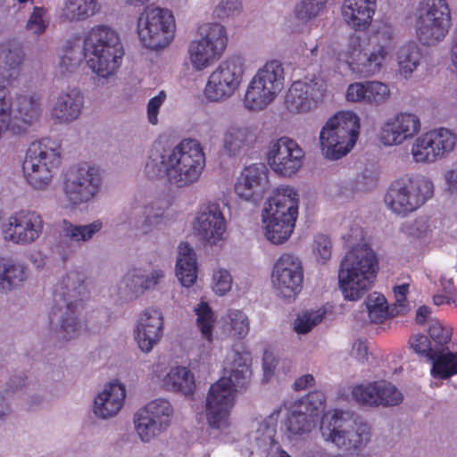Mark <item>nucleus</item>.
<instances>
[{"instance_id":"1","label":"nucleus","mask_w":457,"mask_h":457,"mask_svg":"<svg viewBox=\"0 0 457 457\" xmlns=\"http://www.w3.org/2000/svg\"><path fill=\"white\" fill-rule=\"evenodd\" d=\"M252 376L249 353L233 351L224 361L222 377L212 384L206 396L205 412L212 428L228 427L237 388L245 387Z\"/></svg>"},{"instance_id":"2","label":"nucleus","mask_w":457,"mask_h":457,"mask_svg":"<svg viewBox=\"0 0 457 457\" xmlns=\"http://www.w3.org/2000/svg\"><path fill=\"white\" fill-rule=\"evenodd\" d=\"M85 274L72 270L58 283L54 290V305L49 314L50 326L58 325L56 332L63 340L77 337L82 328L76 316L87 295Z\"/></svg>"},{"instance_id":"3","label":"nucleus","mask_w":457,"mask_h":457,"mask_svg":"<svg viewBox=\"0 0 457 457\" xmlns=\"http://www.w3.org/2000/svg\"><path fill=\"white\" fill-rule=\"evenodd\" d=\"M82 50L88 68L104 79L118 71L125 54L118 33L105 25H96L89 29Z\"/></svg>"},{"instance_id":"4","label":"nucleus","mask_w":457,"mask_h":457,"mask_svg":"<svg viewBox=\"0 0 457 457\" xmlns=\"http://www.w3.org/2000/svg\"><path fill=\"white\" fill-rule=\"evenodd\" d=\"M350 246L352 249L341 261L338 281L344 297L355 301L370 290L378 270V262L370 248L353 246V244Z\"/></svg>"},{"instance_id":"5","label":"nucleus","mask_w":457,"mask_h":457,"mask_svg":"<svg viewBox=\"0 0 457 457\" xmlns=\"http://www.w3.org/2000/svg\"><path fill=\"white\" fill-rule=\"evenodd\" d=\"M299 195L289 186H279L265 203L262 213L266 238L281 245L292 235L298 216Z\"/></svg>"},{"instance_id":"6","label":"nucleus","mask_w":457,"mask_h":457,"mask_svg":"<svg viewBox=\"0 0 457 457\" xmlns=\"http://www.w3.org/2000/svg\"><path fill=\"white\" fill-rule=\"evenodd\" d=\"M374 37L379 46L369 54L361 51V38L352 36L347 44V49L338 54V60L347 63L349 69L363 77L378 73L383 67L386 58L394 47V29L388 23L379 24Z\"/></svg>"},{"instance_id":"7","label":"nucleus","mask_w":457,"mask_h":457,"mask_svg":"<svg viewBox=\"0 0 457 457\" xmlns=\"http://www.w3.org/2000/svg\"><path fill=\"white\" fill-rule=\"evenodd\" d=\"M165 175L178 187L196 182L204 167L205 154L196 139L184 138L175 145L163 162Z\"/></svg>"},{"instance_id":"8","label":"nucleus","mask_w":457,"mask_h":457,"mask_svg":"<svg viewBox=\"0 0 457 457\" xmlns=\"http://www.w3.org/2000/svg\"><path fill=\"white\" fill-rule=\"evenodd\" d=\"M433 194L434 185L428 178L405 174L390 184L384 202L392 212L405 217L421 207Z\"/></svg>"},{"instance_id":"9","label":"nucleus","mask_w":457,"mask_h":457,"mask_svg":"<svg viewBox=\"0 0 457 457\" xmlns=\"http://www.w3.org/2000/svg\"><path fill=\"white\" fill-rule=\"evenodd\" d=\"M360 134V118L351 111L338 112L330 117L320 132L323 155L338 160L354 146Z\"/></svg>"},{"instance_id":"10","label":"nucleus","mask_w":457,"mask_h":457,"mask_svg":"<svg viewBox=\"0 0 457 457\" xmlns=\"http://www.w3.org/2000/svg\"><path fill=\"white\" fill-rule=\"evenodd\" d=\"M61 163V145L50 137L32 142L26 152L22 170L28 183L36 189L46 188L54 170Z\"/></svg>"},{"instance_id":"11","label":"nucleus","mask_w":457,"mask_h":457,"mask_svg":"<svg viewBox=\"0 0 457 457\" xmlns=\"http://www.w3.org/2000/svg\"><path fill=\"white\" fill-rule=\"evenodd\" d=\"M320 430L326 440L348 450L361 449L371 438V428L368 422L359 418L346 419L340 410L325 413L320 420Z\"/></svg>"},{"instance_id":"12","label":"nucleus","mask_w":457,"mask_h":457,"mask_svg":"<svg viewBox=\"0 0 457 457\" xmlns=\"http://www.w3.org/2000/svg\"><path fill=\"white\" fill-rule=\"evenodd\" d=\"M285 73L280 61H268L251 79L244 97L249 111H262L270 104L284 87Z\"/></svg>"},{"instance_id":"13","label":"nucleus","mask_w":457,"mask_h":457,"mask_svg":"<svg viewBox=\"0 0 457 457\" xmlns=\"http://www.w3.org/2000/svg\"><path fill=\"white\" fill-rule=\"evenodd\" d=\"M175 30L173 13L166 8L146 6L137 18L138 38L146 48H165L173 40Z\"/></svg>"},{"instance_id":"14","label":"nucleus","mask_w":457,"mask_h":457,"mask_svg":"<svg viewBox=\"0 0 457 457\" xmlns=\"http://www.w3.org/2000/svg\"><path fill=\"white\" fill-rule=\"evenodd\" d=\"M452 25L451 10L446 0H423L416 21L419 40L427 46L442 41Z\"/></svg>"},{"instance_id":"15","label":"nucleus","mask_w":457,"mask_h":457,"mask_svg":"<svg viewBox=\"0 0 457 457\" xmlns=\"http://www.w3.org/2000/svg\"><path fill=\"white\" fill-rule=\"evenodd\" d=\"M324 407L325 397L318 391L295 402L285 420L287 437L294 439L308 435L315 428Z\"/></svg>"},{"instance_id":"16","label":"nucleus","mask_w":457,"mask_h":457,"mask_svg":"<svg viewBox=\"0 0 457 457\" xmlns=\"http://www.w3.org/2000/svg\"><path fill=\"white\" fill-rule=\"evenodd\" d=\"M204 37L193 40L188 46L189 60L194 70L204 71L225 50L228 36L224 26L219 23L207 24L200 28Z\"/></svg>"},{"instance_id":"17","label":"nucleus","mask_w":457,"mask_h":457,"mask_svg":"<svg viewBox=\"0 0 457 457\" xmlns=\"http://www.w3.org/2000/svg\"><path fill=\"white\" fill-rule=\"evenodd\" d=\"M271 282L278 297L295 300L303 287L301 260L293 253H282L273 265Z\"/></svg>"},{"instance_id":"18","label":"nucleus","mask_w":457,"mask_h":457,"mask_svg":"<svg viewBox=\"0 0 457 457\" xmlns=\"http://www.w3.org/2000/svg\"><path fill=\"white\" fill-rule=\"evenodd\" d=\"M44 230V220L40 213L30 210L13 212L3 223V238L18 245H29L36 242Z\"/></svg>"},{"instance_id":"19","label":"nucleus","mask_w":457,"mask_h":457,"mask_svg":"<svg viewBox=\"0 0 457 457\" xmlns=\"http://www.w3.org/2000/svg\"><path fill=\"white\" fill-rule=\"evenodd\" d=\"M456 143L457 137L451 130L445 128L432 129L416 138L411 154L417 162L432 163L453 152Z\"/></svg>"},{"instance_id":"20","label":"nucleus","mask_w":457,"mask_h":457,"mask_svg":"<svg viewBox=\"0 0 457 457\" xmlns=\"http://www.w3.org/2000/svg\"><path fill=\"white\" fill-rule=\"evenodd\" d=\"M244 74L243 65L236 58L221 62L211 73L204 87V95L212 102L231 96L239 87Z\"/></svg>"},{"instance_id":"21","label":"nucleus","mask_w":457,"mask_h":457,"mask_svg":"<svg viewBox=\"0 0 457 457\" xmlns=\"http://www.w3.org/2000/svg\"><path fill=\"white\" fill-rule=\"evenodd\" d=\"M327 91V81L320 75L304 77L290 86L286 96V105L289 112H308L320 103Z\"/></svg>"},{"instance_id":"22","label":"nucleus","mask_w":457,"mask_h":457,"mask_svg":"<svg viewBox=\"0 0 457 457\" xmlns=\"http://www.w3.org/2000/svg\"><path fill=\"white\" fill-rule=\"evenodd\" d=\"M173 409L169 401L156 399L140 409L135 416V428L144 442H149L170 425Z\"/></svg>"},{"instance_id":"23","label":"nucleus","mask_w":457,"mask_h":457,"mask_svg":"<svg viewBox=\"0 0 457 457\" xmlns=\"http://www.w3.org/2000/svg\"><path fill=\"white\" fill-rule=\"evenodd\" d=\"M100 184L99 169L81 163L71 170L64 182V194L72 205H79L92 199Z\"/></svg>"},{"instance_id":"24","label":"nucleus","mask_w":457,"mask_h":457,"mask_svg":"<svg viewBox=\"0 0 457 457\" xmlns=\"http://www.w3.org/2000/svg\"><path fill=\"white\" fill-rule=\"evenodd\" d=\"M304 155L303 150L295 140L281 137L271 144L267 159L276 173L290 177L300 170Z\"/></svg>"},{"instance_id":"25","label":"nucleus","mask_w":457,"mask_h":457,"mask_svg":"<svg viewBox=\"0 0 457 457\" xmlns=\"http://www.w3.org/2000/svg\"><path fill=\"white\" fill-rule=\"evenodd\" d=\"M420 130V118L414 113L402 112L383 123L378 138L384 145H399L413 138Z\"/></svg>"},{"instance_id":"26","label":"nucleus","mask_w":457,"mask_h":457,"mask_svg":"<svg viewBox=\"0 0 457 457\" xmlns=\"http://www.w3.org/2000/svg\"><path fill=\"white\" fill-rule=\"evenodd\" d=\"M352 395L358 403L370 407L395 406L403 400L401 392L385 380L357 385L353 387Z\"/></svg>"},{"instance_id":"27","label":"nucleus","mask_w":457,"mask_h":457,"mask_svg":"<svg viewBox=\"0 0 457 457\" xmlns=\"http://www.w3.org/2000/svg\"><path fill=\"white\" fill-rule=\"evenodd\" d=\"M270 187L269 170L263 163L244 168L235 184V193L241 199L258 202Z\"/></svg>"},{"instance_id":"28","label":"nucleus","mask_w":457,"mask_h":457,"mask_svg":"<svg viewBox=\"0 0 457 457\" xmlns=\"http://www.w3.org/2000/svg\"><path fill=\"white\" fill-rule=\"evenodd\" d=\"M194 229L197 236L212 245L221 239L226 222L220 206L212 203L201 205L194 221Z\"/></svg>"},{"instance_id":"29","label":"nucleus","mask_w":457,"mask_h":457,"mask_svg":"<svg viewBox=\"0 0 457 457\" xmlns=\"http://www.w3.org/2000/svg\"><path fill=\"white\" fill-rule=\"evenodd\" d=\"M163 334V317L157 309H146L137 325L136 339L139 348L145 353L150 352Z\"/></svg>"},{"instance_id":"30","label":"nucleus","mask_w":457,"mask_h":457,"mask_svg":"<svg viewBox=\"0 0 457 457\" xmlns=\"http://www.w3.org/2000/svg\"><path fill=\"white\" fill-rule=\"evenodd\" d=\"M377 8V0H344L342 17L355 31H364L371 24Z\"/></svg>"},{"instance_id":"31","label":"nucleus","mask_w":457,"mask_h":457,"mask_svg":"<svg viewBox=\"0 0 457 457\" xmlns=\"http://www.w3.org/2000/svg\"><path fill=\"white\" fill-rule=\"evenodd\" d=\"M23 59L21 43L16 38L5 41L0 49V82L11 85L20 75Z\"/></svg>"},{"instance_id":"32","label":"nucleus","mask_w":457,"mask_h":457,"mask_svg":"<svg viewBox=\"0 0 457 457\" xmlns=\"http://www.w3.org/2000/svg\"><path fill=\"white\" fill-rule=\"evenodd\" d=\"M345 96L349 102L378 105L388 100L390 90L387 85L379 81L354 82L348 86Z\"/></svg>"},{"instance_id":"33","label":"nucleus","mask_w":457,"mask_h":457,"mask_svg":"<svg viewBox=\"0 0 457 457\" xmlns=\"http://www.w3.org/2000/svg\"><path fill=\"white\" fill-rule=\"evenodd\" d=\"M125 396L124 385L118 382L109 383L95 398V414L103 419L116 415L123 405Z\"/></svg>"},{"instance_id":"34","label":"nucleus","mask_w":457,"mask_h":457,"mask_svg":"<svg viewBox=\"0 0 457 457\" xmlns=\"http://www.w3.org/2000/svg\"><path fill=\"white\" fill-rule=\"evenodd\" d=\"M84 96L79 89L71 88L57 97L53 107L52 118L58 123H69L77 120L82 111Z\"/></svg>"},{"instance_id":"35","label":"nucleus","mask_w":457,"mask_h":457,"mask_svg":"<svg viewBox=\"0 0 457 457\" xmlns=\"http://www.w3.org/2000/svg\"><path fill=\"white\" fill-rule=\"evenodd\" d=\"M178 249L176 276L182 286L189 287L197 278L195 253L187 242L180 243Z\"/></svg>"},{"instance_id":"36","label":"nucleus","mask_w":457,"mask_h":457,"mask_svg":"<svg viewBox=\"0 0 457 457\" xmlns=\"http://www.w3.org/2000/svg\"><path fill=\"white\" fill-rule=\"evenodd\" d=\"M39 96L37 95L19 96H17L14 104H12V110H14L13 119L12 118V126L21 129L18 121H21L25 125L32 123L37 119L39 113Z\"/></svg>"},{"instance_id":"37","label":"nucleus","mask_w":457,"mask_h":457,"mask_svg":"<svg viewBox=\"0 0 457 457\" xmlns=\"http://www.w3.org/2000/svg\"><path fill=\"white\" fill-rule=\"evenodd\" d=\"M165 387L184 395H192L195 389L194 374L186 367L171 368L164 378Z\"/></svg>"},{"instance_id":"38","label":"nucleus","mask_w":457,"mask_h":457,"mask_svg":"<svg viewBox=\"0 0 457 457\" xmlns=\"http://www.w3.org/2000/svg\"><path fill=\"white\" fill-rule=\"evenodd\" d=\"M26 267L19 262L0 256V291L10 290L26 279Z\"/></svg>"},{"instance_id":"39","label":"nucleus","mask_w":457,"mask_h":457,"mask_svg":"<svg viewBox=\"0 0 457 457\" xmlns=\"http://www.w3.org/2000/svg\"><path fill=\"white\" fill-rule=\"evenodd\" d=\"M432 362L431 375L434 378L446 379L457 374V353L447 349H436L428 360Z\"/></svg>"},{"instance_id":"40","label":"nucleus","mask_w":457,"mask_h":457,"mask_svg":"<svg viewBox=\"0 0 457 457\" xmlns=\"http://www.w3.org/2000/svg\"><path fill=\"white\" fill-rule=\"evenodd\" d=\"M255 135L248 127H230L224 135L223 148L229 155H235L243 146L253 142Z\"/></svg>"},{"instance_id":"41","label":"nucleus","mask_w":457,"mask_h":457,"mask_svg":"<svg viewBox=\"0 0 457 457\" xmlns=\"http://www.w3.org/2000/svg\"><path fill=\"white\" fill-rule=\"evenodd\" d=\"M421 58V52L416 43L409 42L398 50L397 64L399 73L405 79L411 76Z\"/></svg>"},{"instance_id":"42","label":"nucleus","mask_w":457,"mask_h":457,"mask_svg":"<svg viewBox=\"0 0 457 457\" xmlns=\"http://www.w3.org/2000/svg\"><path fill=\"white\" fill-rule=\"evenodd\" d=\"M163 272L161 270H154L151 276H145L140 270H129L123 278V282L131 293L137 294L145 289L154 287Z\"/></svg>"},{"instance_id":"43","label":"nucleus","mask_w":457,"mask_h":457,"mask_svg":"<svg viewBox=\"0 0 457 457\" xmlns=\"http://www.w3.org/2000/svg\"><path fill=\"white\" fill-rule=\"evenodd\" d=\"M96 0H66L62 16L68 21H82L95 14Z\"/></svg>"},{"instance_id":"44","label":"nucleus","mask_w":457,"mask_h":457,"mask_svg":"<svg viewBox=\"0 0 457 457\" xmlns=\"http://www.w3.org/2000/svg\"><path fill=\"white\" fill-rule=\"evenodd\" d=\"M62 223L64 235L77 242L89 240L103 228L102 221L98 220L87 225H74L66 220Z\"/></svg>"},{"instance_id":"45","label":"nucleus","mask_w":457,"mask_h":457,"mask_svg":"<svg viewBox=\"0 0 457 457\" xmlns=\"http://www.w3.org/2000/svg\"><path fill=\"white\" fill-rule=\"evenodd\" d=\"M368 315L371 322L382 323L387 316V302L386 297L376 292L370 294L365 301Z\"/></svg>"},{"instance_id":"46","label":"nucleus","mask_w":457,"mask_h":457,"mask_svg":"<svg viewBox=\"0 0 457 457\" xmlns=\"http://www.w3.org/2000/svg\"><path fill=\"white\" fill-rule=\"evenodd\" d=\"M195 312L197 316L196 323L203 337L211 343L212 341V329L215 321L211 307L207 303L201 302L195 309Z\"/></svg>"},{"instance_id":"47","label":"nucleus","mask_w":457,"mask_h":457,"mask_svg":"<svg viewBox=\"0 0 457 457\" xmlns=\"http://www.w3.org/2000/svg\"><path fill=\"white\" fill-rule=\"evenodd\" d=\"M428 333L435 344V349H447V345L452 339L453 330L450 327L445 326L438 320L429 322Z\"/></svg>"},{"instance_id":"48","label":"nucleus","mask_w":457,"mask_h":457,"mask_svg":"<svg viewBox=\"0 0 457 457\" xmlns=\"http://www.w3.org/2000/svg\"><path fill=\"white\" fill-rule=\"evenodd\" d=\"M164 212L162 201L156 200L144 207L141 229L144 234L152 230V227L161 222Z\"/></svg>"},{"instance_id":"49","label":"nucleus","mask_w":457,"mask_h":457,"mask_svg":"<svg viewBox=\"0 0 457 457\" xmlns=\"http://www.w3.org/2000/svg\"><path fill=\"white\" fill-rule=\"evenodd\" d=\"M328 0H303L295 6V16L301 21H309L324 9Z\"/></svg>"},{"instance_id":"50","label":"nucleus","mask_w":457,"mask_h":457,"mask_svg":"<svg viewBox=\"0 0 457 457\" xmlns=\"http://www.w3.org/2000/svg\"><path fill=\"white\" fill-rule=\"evenodd\" d=\"M323 316L320 311L303 312L295 319L294 328L298 334H306L322 321Z\"/></svg>"},{"instance_id":"51","label":"nucleus","mask_w":457,"mask_h":457,"mask_svg":"<svg viewBox=\"0 0 457 457\" xmlns=\"http://www.w3.org/2000/svg\"><path fill=\"white\" fill-rule=\"evenodd\" d=\"M46 14L47 10L46 8L35 6L26 23L27 30L37 36L43 34L48 24L46 19Z\"/></svg>"},{"instance_id":"52","label":"nucleus","mask_w":457,"mask_h":457,"mask_svg":"<svg viewBox=\"0 0 457 457\" xmlns=\"http://www.w3.org/2000/svg\"><path fill=\"white\" fill-rule=\"evenodd\" d=\"M230 329L234 336L244 338L249 332V320L247 316L241 311L232 310L228 313Z\"/></svg>"},{"instance_id":"53","label":"nucleus","mask_w":457,"mask_h":457,"mask_svg":"<svg viewBox=\"0 0 457 457\" xmlns=\"http://www.w3.org/2000/svg\"><path fill=\"white\" fill-rule=\"evenodd\" d=\"M81 61V52L79 46L75 47L67 46L63 54L61 56L59 67L62 73L72 72L78 67Z\"/></svg>"},{"instance_id":"54","label":"nucleus","mask_w":457,"mask_h":457,"mask_svg":"<svg viewBox=\"0 0 457 457\" xmlns=\"http://www.w3.org/2000/svg\"><path fill=\"white\" fill-rule=\"evenodd\" d=\"M410 347L420 357L426 358L428 361L436 353V349L432 346L431 341L422 334L414 335L409 339Z\"/></svg>"},{"instance_id":"55","label":"nucleus","mask_w":457,"mask_h":457,"mask_svg":"<svg viewBox=\"0 0 457 457\" xmlns=\"http://www.w3.org/2000/svg\"><path fill=\"white\" fill-rule=\"evenodd\" d=\"M212 289L219 295H226L232 287V277L226 270H219L213 273Z\"/></svg>"},{"instance_id":"56","label":"nucleus","mask_w":457,"mask_h":457,"mask_svg":"<svg viewBox=\"0 0 457 457\" xmlns=\"http://www.w3.org/2000/svg\"><path fill=\"white\" fill-rule=\"evenodd\" d=\"M331 241L328 237L319 235L315 237L313 252L317 259L322 263H325L331 257Z\"/></svg>"},{"instance_id":"57","label":"nucleus","mask_w":457,"mask_h":457,"mask_svg":"<svg viewBox=\"0 0 457 457\" xmlns=\"http://www.w3.org/2000/svg\"><path fill=\"white\" fill-rule=\"evenodd\" d=\"M167 98L165 91L161 90L157 96L149 99L147 103L146 113L148 121L156 125L158 123V114L160 108Z\"/></svg>"},{"instance_id":"58","label":"nucleus","mask_w":457,"mask_h":457,"mask_svg":"<svg viewBox=\"0 0 457 457\" xmlns=\"http://www.w3.org/2000/svg\"><path fill=\"white\" fill-rule=\"evenodd\" d=\"M242 4L239 0H221L214 10V14L219 19H225L240 12Z\"/></svg>"},{"instance_id":"59","label":"nucleus","mask_w":457,"mask_h":457,"mask_svg":"<svg viewBox=\"0 0 457 457\" xmlns=\"http://www.w3.org/2000/svg\"><path fill=\"white\" fill-rule=\"evenodd\" d=\"M409 292V284L404 283L394 287V294L395 298V308H399L397 312H403L407 309L408 301L407 295Z\"/></svg>"},{"instance_id":"60","label":"nucleus","mask_w":457,"mask_h":457,"mask_svg":"<svg viewBox=\"0 0 457 457\" xmlns=\"http://www.w3.org/2000/svg\"><path fill=\"white\" fill-rule=\"evenodd\" d=\"M165 161L166 158L164 156H162V159L160 162L154 159H150L147 161L145 168V171L147 177L154 179L161 177L162 173L165 174V166L162 164Z\"/></svg>"},{"instance_id":"61","label":"nucleus","mask_w":457,"mask_h":457,"mask_svg":"<svg viewBox=\"0 0 457 457\" xmlns=\"http://www.w3.org/2000/svg\"><path fill=\"white\" fill-rule=\"evenodd\" d=\"M277 363L278 361L275 358L273 353L269 349H265L262 357V367L264 376L266 378L271 377L273 375Z\"/></svg>"},{"instance_id":"62","label":"nucleus","mask_w":457,"mask_h":457,"mask_svg":"<svg viewBox=\"0 0 457 457\" xmlns=\"http://www.w3.org/2000/svg\"><path fill=\"white\" fill-rule=\"evenodd\" d=\"M314 377L311 374H305L299 377L294 383L293 388L295 391H302L314 385Z\"/></svg>"},{"instance_id":"63","label":"nucleus","mask_w":457,"mask_h":457,"mask_svg":"<svg viewBox=\"0 0 457 457\" xmlns=\"http://www.w3.org/2000/svg\"><path fill=\"white\" fill-rule=\"evenodd\" d=\"M447 190L453 192L457 190V170H451L445 173Z\"/></svg>"},{"instance_id":"64","label":"nucleus","mask_w":457,"mask_h":457,"mask_svg":"<svg viewBox=\"0 0 457 457\" xmlns=\"http://www.w3.org/2000/svg\"><path fill=\"white\" fill-rule=\"evenodd\" d=\"M431 313V310L429 307L426 305H422L418 308L416 312V322L418 324L423 325L427 320L428 319L429 315Z\"/></svg>"}]
</instances>
